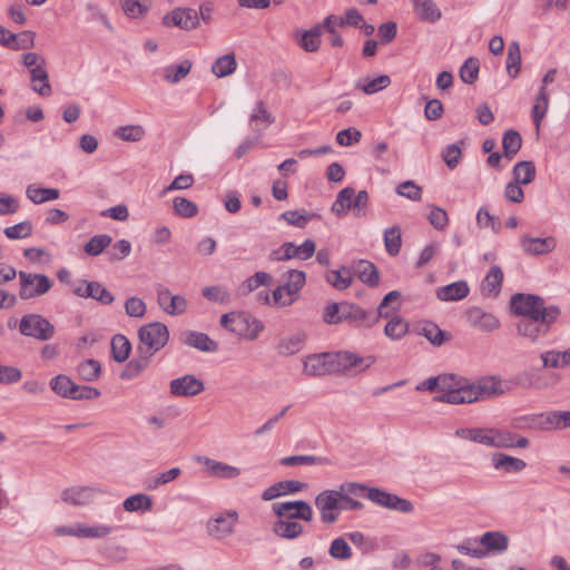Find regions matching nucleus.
<instances>
[{
	"label": "nucleus",
	"instance_id": "1",
	"mask_svg": "<svg viewBox=\"0 0 570 570\" xmlns=\"http://www.w3.org/2000/svg\"><path fill=\"white\" fill-rule=\"evenodd\" d=\"M376 362L373 355L358 356L350 351L312 354L304 358L303 371L308 376H323L358 367L363 372Z\"/></svg>",
	"mask_w": 570,
	"mask_h": 570
},
{
	"label": "nucleus",
	"instance_id": "2",
	"mask_svg": "<svg viewBox=\"0 0 570 570\" xmlns=\"http://www.w3.org/2000/svg\"><path fill=\"white\" fill-rule=\"evenodd\" d=\"M323 321L328 325L348 322L366 328L374 326L379 322L375 315L348 302L328 304L324 308Z\"/></svg>",
	"mask_w": 570,
	"mask_h": 570
},
{
	"label": "nucleus",
	"instance_id": "3",
	"mask_svg": "<svg viewBox=\"0 0 570 570\" xmlns=\"http://www.w3.org/2000/svg\"><path fill=\"white\" fill-rule=\"evenodd\" d=\"M220 326L248 341L256 340L264 330L259 320L244 312H230L222 315Z\"/></svg>",
	"mask_w": 570,
	"mask_h": 570
},
{
	"label": "nucleus",
	"instance_id": "4",
	"mask_svg": "<svg viewBox=\"0 0 570 570\" xmlns=\"http://www.w3.org/2000/svg\"><path fill=\"white\" fill-rule=\"evenodd\" d=\"M559 315L560 309H551L541 317L522 318L515 323L517 334L531 343H537L540 337L548 335Z\"/></svg>",
	"mask_w": 570,
	"mask_h": 570
},
{
	"label": "nucleus",
	"instance_id": "5",
	"mask_svg": "<svg viewBox=\"0 0 570 570\" xmlns=\"http://www.w3.org/2000/svg\"><path fill=\"white\" fill-rule=\"evenodd\" d=\"M511 309L523 318H534L550 313L551 309H560L558 306H546L543 298L533 294L518 293L511 297Z\"/></svg>",
	"mask_w": 570,
	"mask_h": 570
},
{
	"label": "nucleus",
	"instance_id": "6",
	"mask_svg": "<svg viewBox=\"0 0 570 570\" xmlns=\"http://www.w3.org/2000/svg\"><path fill=\"white\" fill-rule=\"evenodd\" d=\"M505 392L503 382L498 376H483L474 382L468 380L465 403L497 397Z\"/></svg>",
	"mask_w": 570,
	"mask_h": 570
},
{
	"label": "nucleus",
	"instance_id": "7",
	"mask_svg": "<svg viewBox=\"0 0 570 570\" xmlns=\"http://www.w3.org/2000/svg\"><path fill=\"white\" fill-rule=\"evenodd\" d=\"M468 379L455 374H440V391L443 392L435 400L449 404H464L466 397Z\"/></svg>",
	"mask_w": 570,
	"mask_h": 570
},
{
	"label": "nucleus",
	"instance_id": "8",
	"mask_svg": "<svg viewBox=\"0 0 570 570\" xmlns=\"http://www.w3.org/2000/svg\"><path fill=\"white\" fill-rule=\"evenodd\" d=\"M19 332L38 341H49L55 336V326L42 315L31 313L21 317Z\"/></svg>",
	"mask_w": 570,
	"mask_h": 570
},
{
	"label": "nucleus",
	"instance_id": "9",
	"mask_svg": "<svg viewBox=\"0 0 570 570\" xmlns=\"http://www.w3.org/2000/svg\"><path fill=\"white\" fill-rule=\"evenodd\" d=\"M21 289L19 296L21 299H30L41 296L50 291L52 281L45 274H32L19 272Z\"/></svg>",
	"mask_w": 570,
	"mask_h": 570
},
{
	"label": "nucleus",
	"instance_id": "10",
	"mask_svg": "<svg viewBox=\"0 0 570 570\" xmlns=\"http://www.w3.org/2000/svg\"><path fill=\"white\" fill-rule=\"evenodd\" d=\"M366 498L371 502L382 508L394 510L401 513H412L414 510V505L410 500L386 492L380 488L368 489Z\"/></svg>",
	"mask_w": 570,
	"mask_h": 570
},
{
	"label": "nucleus",
	"instance_id": "11",
	"mask_svg": "<svg viewBox=\"0 0 570 570\" xmlns=\"http://www.w3.org/2000/svg\"><path fill=\"white\" fill-rule=\"evenodd\" d=\"M366 498L371 502L382 508L394 510L401 513H412L414 510V505L410 500L386 492L380 488L368 489Z\"/></svg>",
	"mask_w": 570,
	"mask_h": 570
},
{
	"label": "nucleus",
	"instance_id": "12",
	"mask_svg": "<svg viewBox=\"0 0 570 570\" xmlns=\"http://www.w3.org/2000/svg\"><path fill=\"white\" fill-rule=\"evenodd\" d=\"M342 497L336 490H324L315 498V505L324 523L332 524L338 520Z\"/></svg>",
	"mask_w": 570,
	"mask_h": 570
},
{
	"label": "nucleus",
	"instance_id": "13",
	"mask_svg": "<svg viewBox=\"0 0 570 570\" xmlns=\"http://www.w3.org/2000/svg\"><path fill=\"white\" fill-rule=\"evenodd\" d=\"M272 510L277 518L299 519L307 522L313 520L311 505L302 500L275 502L272 504Z\"/></svg>",
	"mask_w": 570,
	"mask_h": 570
},
{
	"label": "nucleus",
	"instance_id": "14",
	"mask_svg": "<svg viewBox=\"0 0 570 570\" xmlns=\"http://www.w3.org/2000/svg\"><path fill=\"white\" fill-rule=\"evenodd\" d=\"M169 332L165 324L154 322L145 325V355H154L168 342Z\"/></svg>",
	"mask_w": 570,
	"mask_h": 570
},
{
	"label": "nucleus",
	"instance_id": "15",
	"mask_svg": "<svg viewBox=\"0 0 570 570\" xmlns=\"http://www.w3.org/2000/svg\"><path fill=\"white\" fill-rule=\"evenodd\" d=\"M238 513L235 510H228L217 514L208 521V533L216 539H225L234 533Z\"/></svg>",
	"mask_w": 570,
	"mask_h": 570
},
{
	"label": "nucleus",
	"instance_id": "16",
	"mask_svg": "<svg viewBox=\"0 0 570 570\" xmlns=\"http://www.w3.org/2000/svg\"><path fill=\"white\" fill-rule=\"evenodd\" d=\"M197 462L202 463L206 468V472L210 478H218L224 480H233L240 475L242 471L239 468L227 464L225 462L216 461L207 456H196Z\"/></svg>",
	"mask_w": 570,
	"mask_h": 570
},
{
	"label": "nucleus",
	"instance_id": "17",
	"mask_svg": "<svg viewBox=\"0 0 570 570\" xmlns=\"http://www.w3.org/2000/svg\"><path fill=\"white\" fill-rule=\"evenodd\" d=\"M466 320L472 327L487 333L497 331L501 325L494 314L485 312L480 307H471L468 309Z\"/></svg>",
	"mask_w": 570,
	"mask_h": 570
},
{
	"label": "nucleus",
	"instance_id": "18",
	"mask_svg": "<svg viewBox=\"0 0 570 570\" xmlns=\"http://www.w3.org/2000/svg\"><path fill=\"white\" fill-rule=\"evenodd\" d=\"M204 389V382L191 374L184 375L170 382V393L175 396H195L202 393Z\"/></svg>",
	"mask_w": 570,
	"mask_h": 570
},
{
	"label": "nucleus",
	"instance_id": "19",
	"mask_svg": "<svg viewBox=\"0 0 570 570\" xmlns=\"http://www.w3.org/2000/svg\"><path fill=\"white\" fill-rule=\"evenodd\" d=\"M520 246L522 250L528 255H546L554 250L557 240L552 236L541 238L524 235L520 238Z\"/></svg>",
	"mask_w": 570,
	"mask_h": 570
},
{
	"label": "nucleus",
	"instance_id": "20",
	"mask_svg": "<svg viewBox=\"0 0 570 570\" xmlns=\"http://www.w3.org/2000/svg\"><path fill=\"white\" fill-rule=\"evenodd\" d=\"M73 293L79 297H90L102 304H111L114 302L112 294L98 282L81 281L80 284L73 288Z\"/></svg>",
	"mask_w": 570,
	"mask_h": 570
},
{
	"label": "nucleus",
	"instance_id": "21",
	"mask_svg": "<svg viewBox=\"0 0 570 570\" xmlns=\"http://www.w3.org/2000/svg\"><path fill=\"white\" fill-rule=\"evenodd\" d=\"M164 23L190 30L198 26V16L194 9H175L164 17Z\"/></svg>",
	"mask_w": 570,
	"mask_h": 570
},
{
	"label": "nucleus",
	"instance_id": "22",
	"mask_svg": "<svg viewBox=\"0 0 570 570\" xmlns=\"http://www.w3.org/2000/svg\"><path fill=\"white\" fill-rule=\"evenodd\" d=\"M297 520L277 518L272 525V532L282 539H297L303 534V525Z\"/></svg>",
	"mask_w": 570,
	"mask_h": 570
},
{
	"label": "nucleus",
	"instance_id": "23",
	"mask_svg": "<svg viewBox=\"0 0 570 570\" xmlns=\"http://www.w3.org/2000/svg\"><path fill=\"white\" fill-rule=\"evenodd\" d=\"M95 492L90 487H71L61 492V500L71 505H86L92 501Z\"/></svg>",
	"mask_w": 570,
	"mask_h": 570
},
{
	"label": "nucleus",
	"instance_id": "24",
	"mask_svg": "<svg viewBox=\"0 0 570 570\" xmlns=\"http://www.w3.org/2000/svg\"><path fill=\"white\" fill-rule=\"evenodd\" d=\"M306 338H307V335L303 331L293 333L288 336L283 337L278 342V344L276 346V351L282 356L294 355V354L298 353L299 351H302V348L305 345Z\"/></svg>",
	"mask_w": 570,
	"mask_h": 570
},
{
	"label": "nucleus",
	"instance_id": "25",
	"mask_svg": "<svg viewBox=\"0 0 570 570\" xmlns=\"http://www.w3.org/2000/svg\"><path fill=\"white\" fill-rule=\"evenodd\" d=\"M316 250V244L313 239H306L302 245L297 246L292 242L283 244V257L287 261L298 258L306 261L311 258Z\"/></svg>",
	"mask_w": 570,
	"mask_h": 570
},
{
	"label": "nucleus",
	"instance_id": "26",
	"mask_svg": "<svg viewBox=\"0 0 570 570\" xmlns=\"http://www.w3.org/2000/svg\"><path fill=\"white\" fill-rule=\"evenodd\" d=\"M485 552H503L508 549L509 538L501 531H488L479 539Z\"/></svg>",
	"mask_w": 570,
	"mask_h": 570
},
{
	"label": "nucleus",
	"instance_id": "27",
	"mask_svg": "<svg viewBox=\"0 0 570 570\" xmlns=\"http://www.w3.org/2000/svg\"><path fill=\"white\" fill-rule=\"evenodd\" d=\"M492 464L495 470L505 473H518L525 469L527 463L522 459L514 458L505 453H495L492 455Z\"/></svg>",
	"mask_w": 570,
	"mask_h": 570
},
{
	"label": "nucleus",
	"instance_id": "28",
	"mask_svg": "<svg viewBox=\"0 0 570 570\" xmlns=\"http://www.w3.org/2000/svg\"><path fill=\"white\" fill-rule=\"evenodd\" d=\"M186 345L199 350L202 352H216L218 350V344L214 340H212L207 334L189 331L185 333V337L183 341Z\"/></svg>",
	"mask_w": 570,
	"mask_h": 570
},
{
	"label": "nucleus",
	"instance_id": "29",
	"mask_svg": "<svg viewBox=\"0 0 570 570\" xmlns=\"http://www.w3.org/2000/svg\"><path fill=\"white\" fill-rule=\"evenodd\" d=\"M416 17L424 22H435L441 19V11L433 0H411Z\"/></svg>",
	"mask_w": 570,
	"mask_h": 570
},
{
	"label": "nucleus",
	"instance_id": "30",
	"mask_svg": "<svg viewBox=\"0 0 570 570\" xmlns=\"http://www.w3.org/2000/svg\"><path fill=\"white\" fill-rule=\"evenodd\" d=\"M543 412L524 414L511 420V426L517 430L544 432Z\"/></svg>",
	"mask_w": 570,
	"mask_h": 570
},
{
	"label": "nucleus",
	"instance_id": "31",
	"mask_svg": "<svg viewBox=\"0 0 570 570\" xmlns=\"http://www.w3.org/2000/svg\"><path fill=\"white\" fill-rule=\"evenodd\" d=\"M468 294L469 286L464 281L454 282L446 286L440 287L436 291L438 298L444 302L460 301L466 297Z\"/></svg>",
	"mask_w": 570,
	"mask_h": 570
},
{
	"label": "nucleus",
	"instance_id": "32",
	"mask_svg": "<svg viewBox=\"0 0 570 570\" xmlns=\"http://www.w3.org/2000/svg\"><path fill=\"white\" fill-rule=\"evenodd\" d=\"M491 429L492 428H460L454 434L460 439L490 446Z\"/></svg>",
	"mask_w": 570,
	"mask_h": 570
},
{
	"label": "nucleus",
	"instance_id": "33",
	"mask_svg": "<svg viewBox=\"0 0 570 570\" xmlns=\"http://www.w3.org/2000/svg\"><path fill=\"white\" fill-rule=\"evenodd\" d=\"M549 108V92L547 88H540L535 99L534 104L531 110V117L533 120V124L535 126L537 132H539L541 122L543 118L547 115Z\"/></svg>",
	"mask_w": 570,
	"mask_h": 570
},
{
	"label": "nucleus",
	"instance_id": "34",
	"mask_svg": "<svg viewBox=\"0 0 570 570\" xmlns=\"http://www.w3.org/2000/svg\"><path fill=\"white\" fill-rule=\"evenodd\" d=\"M30 76L33 83L32 89L39 95L48 97L51 94V86L49 83L48 71L46 70V62L31 68Z\"/></svg>",
	"mask_w": 570,
	"mask_h": 570
},
{
	"label": "nucleus",
	"instance_id": "35",
	"mask_svg": "<svg viewBox=\"0 0 570 570\" xmlns=\"http://www.w3.org/2000/svg\"><path fill=\"white\" fill-rule=\"evenodd\" d=\"M503 281V272L499 266H492L482 283V292L488 296H497Z\"/></svg>",
	"mask_w": 570,
	"mask_h": 570
},
{
	"label": "nucleus",
	"instance_id": "36",
	"mask_svg": "<svg viewBox=\"0 0 570 570\" xmlns=\"http://www.w3.org/2000/svg\"><path fill=\"white\" fill-rule=\"evenodd\" d=\"M237 67L236 58L233 52L218 57L212 65V72L218 77L224 78L232 75Z\"/></svg>",
	"mask_w": 570,
	"mask_h": 570
},
{
	"label": "nucleus",
	"instance_id": "37",
	"mask_svg": "<svg viewBox=\"0 0 570 570\" xmlns=\"http://www.w3.org/2000/svg\"><path fill=\"white\" fill-rule=\"evenodd\" d=\"M356 275L360 281L370 287L380 283V274L375 265L368 261H361L356 266Z\"/></svg>",
	"mask_w": 570,
	"mask_h": 570
},
{
	"label": "nucleus",
	"instance_id": "38",
	"mask_svg": "<svg viewBox=\"0 0 570 570\" xmlns=\"http://www.w3.org/2000/svg\"><path fill=\"white\" fill-rule=\"evenodd\" d=\"M193 67L190 60L185 59L178 65H169L164 69V79L169 83H178L188 76Z\"/></svg>",
	"mask_w": 570,
	"mask_h": 570
},
{
	"label": "nucleus",
	"instance_id": "39",
	"mask_svg": "<svg viewBox=\"0 0 570 570\" xmlns=\"http://www.w3.org/2000/svg\"><path fill=\"white\" fill-rule=\"evenodd\" d=\"M391 85V78L387 75H381L373 79L358 80L355 83L357 90L366 95L376 94Z\"/></svg>",
	"mask_w": 570,
	"mask_h": 570
},
{
	"label": "nucleus",
	"instance_id": "40",
	"mask_svg": "<svg viewBox=\"0 0 570 570\" xmlns=\"http://www.w3.org/2000/svg\"><path fill=\"white\" fill-rule=\"evenodd\" d=\"M26 195L32 203L42 204L59 198L60 191L57 188H41L36 185H29Z\"/></svg>",
	"mask_w": 570,
	"mask_h": 570
},
{
	"label": "nucleus",
	"instance_id": "41",
	"mask_svg": "<svg viewBox=\"0 0 570 570\" xmlns=\"http://www.w3.org/2000/svg\"><path fill=\"white\" fill-rule=\"evenodd\" d=\"M111 356L118 362L122 363L129 357L131 344L128 338L121 334H116L111 338Z\"/></svg>",
	"mask_w": 570,
	"mask_h": 570
},
{
	"label": "nucleus",
	"instance_id": "42",
	"mask_svg": "<svg viewBox=\"0 0 570 570\" xmlns=\"http://www.w3.org/2000/svg\"><path fill=\"white\" fill-rule=\"evenodd\" d=\"M522 146L521 135L513 129H509L504 132L502 138L503 155L508 159H512L520 150Z\"/></svg>",
	"mask_w": 570,
	"mask_h": 570
},
{
	"label": "nucleus",
	"instance_id": "43",
	"mask_svg": "<svg viewBox=\"0 0 570 570\" xmlns=\"http://www.w3.org/2000/svg\"><path fill=\"white\" fill-rule=\"evenodd\" d=\"M271 282V274L266 272H257L239 285L238 293L240 295H247L256 291L259 286L268 285Z\"/></svg>",
	"mask_w": 570,
	"mask_h": 570
},
{
	"label": "nucleus",
	"instance_id": "44",
	"mask_svg": "<svg viewBox=\"0 0 570 570\" xmlns=\"http://www.w3.org/2000/svg\"><path fill=\"white\" fill-rule=\"evenodd\" d=\"M77 538L101 539L114 531V527L107 524L86 525L77 523Z\"/></svg>",
	"mask_w": 570,
	"mask_h": 570
},
{
	"label": "nucleus",
	"instance_id": "45",
	"mask_svg": "<svg viewBox=\"0 0 570 570\" xmlns=\"http://www.w3.org/2000/svg\"><path fill=\"white\" fill-rule=\"evenodd\" d=\"M507 72L511 78H515L521 69V50L518 41H512L508 47Z\"/></svg>",
	"mask_w": 570,
	"mask_h": 570
},
{
	"label": "nucleus",
	"instance_id": "46",
	"mask_svg": "<svg viewBox=\"0 0 570 570\" xmlns=\"http://www.w3.org/2000/svg\"><path fill=\"white\" fill-rule=\"evenodd\" d=\"M513 179L520 185L532 183L535 176V167L532 161L523 160L515 164L512 170Z\"/></svg>",
	"mask_w": 570,
	"mask_h": 570
},
{
	"label": "nucleus",
	"instance_id": "47",
	"mask_svg": "<svg viewBox=\"0 0 570 570\" xmlns=\"http://www.w3.org/2000/svg\"><path fill=\"white\" fill-rule=\"evenodd\" d=\"M384 245L389 255H399L402 246V235L399 226H392L384 230Z\"/></svg>",
	"mask_w": 570,
	"mask_h": 570
},
{
	"label": "nucleus",
	"instance_id": "48",
	"mask_svg": "<svg viewBox=\"0 0 570 570\" xmlns=\"http://www.w3.org/2000/svg\"><path fill=\"white\" fill-rule=\"evenodd\" d=\"M250 122L255 124L254 130L258 134L274 122V117L268 112L263 101L257 102L255 111L250 115Z\"/></svg>",
	"mask_w": 570,
	"mask_h": 570
},
{
	"label": "nucleus",
	"instance_id": "49",
	"mask_svg": "<svg viewBox=\"0 0 570 570\" xmlns=\"http://www.w3.org/2000/svg\"><path fill=\"white\" fill-rule=\"evenodd\" d=\"M326 281L336 289L343 291L351 286L353 278L351 271L343 266L337 271L328 272L326 275Z\"/></svg>",
	"mask_w": 570,
	"mask_h": 570
},
{
	"label": "nucleus",
	"instance_id": "50",
	"mask_svg": "<svg viewBox=\"0 0 570 570\" xmlns=\"http://www.w3.org/2000/svg\"><path fill=\"white\" fill-rule=\"evenodd\" d=\"M514 433L504 429H491L490 448L512 449Z\"/></svg>",
	"mask_w": 570,
	"mask_h": 570
},
{
	"label": "nucleus",
	"instance_id": "51",
	"mask_svg": "<svg viewBox=\"0 0 570 570\" xmlns=\"http://www.w3.org/2000/svg\"><path fill=\"white\" fill-rule=\"evenodd\" d=\"M409 331V324L400 316L392 317L384 327V334L393 340H401Z\"/></svg>",
	"mask_w": 570,
	"mask_h": 570
},
{
	"label": "nucleus",
	"instance_id": "52",
	"mask_svg": "<svg viewBox=\"0 0 570 570\" xmlns=\"http://www.w3.org/2000/svg\"><path fill=\"white\" fill-rule=\"evenodd\" d=\"M112 242V238L107 234L96 235L89 239L85 245V252L88 255L97 256L104 252Z\"/></svg>",
	"mask_w": 570,
	"mask_h": 570
},
{
	"label": "nucleus",
	"instance_id": "53",
	"mask_svg": "<svg viewBox=\"0 0 570 570\" xmlns=\"http://www.w3.org/2000/svg\"><path fill=\"white\" fill-rule=\"evenodd\" d=\"M479 75V60L470 57L460 68V78L464 83L472 85L476 81Z\"/></svg>",
	"mask_w": 570,
	"mask_h": 570
},
{
	"label": "nucleus",
	"instance_id": "54",
	"mask_svg": "<svg viewBox=\"0 0 570 570\" xmlns=\"http://www.w3.org/2000/svg\"><path fill=\"white\" fill-rule=\"evenodd\" d=\"M328 553L333 559L348 560L352 557V549L346 540L340 537L332 541Z\"/></svg>",
	"mask_w": 570,
	"mask_h": 570
},
{
	"label": "nucleus",
	"instance_id": "55",
	"mask_svg": "<svg viewBox=\"0 0 570 570\" xmlns=\"http://www.w3.org/2000/svg\"><path fill=\"white\" fill-rule=\"evenodd\" d=\"M100 371V363L96 360H87L78 366L79 376L87 382L96 381L99 377Z\"/></svg>",
	"mask_w": 570,
	"mask_h": 570
},
{
	"label": "nucleus",
	"instance_id": "56",
	"mask_svg": "<svg viewBox=\"0 0 570 570\" xmlns=\"http://www.w3.org/2000/svg\"><path fill=\"white\" fill-rule=\"evenodd\" d=\"M173 208L178 216L185 218L194 217L198 213L196 204L184 197H175Z\"/></svg>",
	"mask_w": 570,
	"mask_h": 570
},
{
	"label": "nucleus",
	"instance_id": "57",
	"mask_svg": "<svg viewBox=\"0 0 570 570\" xmlns=\"http://www.w3.org/2000/svg\"><path fill=\"white\" fill-rule=\"evenodd\" d=\"M100 396V391L91 386H80L72 382L69 395L67 399L70 400H92Z\"/></svg>",
	"mask_w": 570,
	"mask_h": 570
},
{
	"label": "nucleus",
	"instance_id": "58",
	"mask_svg": "<svg viewBox=\"0 0 570 570\" xmlns=\"http://www.w3.org/2000/svg\"><path fill=\"white\" fill-rule=\"evenodd\" d=\"M396 193L397 195L413 202H419L422 198V188L413 180L401 183L396 187Z\"/></svg>",
	"mask_w": 570,
	"mask_h": 570
},
{
	"label": "nucleus",
	"instance_id": "59",
	"mask_svg": "<svg viewBox=\"0 0 570 570\" xmlns=\"http://www.w3.org/2000/svg\"><path fill=\"white\" fill-rule=\"evenodd\" d=\"M202 294L206 299L219 304H227L230 301V295L224 286L204 287Z\"/></svg>",
	"mask_w": 570,
	"mask_h": 570
},
{
	"label": "nucleus",
	"instance_id": "60",
	"mask_svg": "<svg viewBox=\"0 0 570 570\" xmlns=\"http://www.w3.org/2000/svg\"><path fill=\"white\" fill-rule=\"evenodd\" d=\"M3 234L9 239H22L32 234V225L29 220H24L13 226L6 227Z\"/></svg>",
	"mask_w": 570,
	"mask_h": 570
},
{
	"label": "nucleus",
	"instance_id": "61",
	"mask_svg": "<svg viewBox=\"0 0 570 570\" xmlns=\"http://www.w3.org/2000/svg\"><path fill=\"white\" fill-rule=\"evenodd\" d=\"M323 462H325V459L315 455H292L281 459V464L284 466L314 465Z\"/></svg>",
	"mask_w": 570,
	"mask_h": 570
},
{
	"label": "nucleus",
	"instance_id": "62",
	"mask_svg": "<svg viewBox=\"0 0 570 570\" xmlns=\"http://www.w3.org/2000/svg\"><path fill=\"white\" fill-rule=\"evenodd\" d=\"M181 473L179 468H171L170 470L163 472L156 476L149 478L147 488L154 490L159 485L167 484L177 479Z\"/></svg>",
	"mask_w": 570,
	"mask_h": 570
},
{
	"label": "nucleus",
	"instance_id": "63",
	"mask_svg": "<svg viewBox=\"0 0 570 570\" xmlns=\"http://www.w3.org/2000/svg\"><path fill=\"white\" fill-rule=\"evenodd\" d=\"M430 214L428 216V219L430 224L439 230H443L449 225V217L446 212L438 206L431 205L430 206Z\"/></svg>",
	"mask_w": 570,
	"mask_h": 570
},
{
	"label": "nucleus",
	"instance_id": "64",
	"mask_svg": "<svg viewBox=\"0 0 570 570\" xmlns=\"http://www.w3.org/2000/svg\"><path fill=\"white\" fill-rule=\"evenodd\" d=\"M72 382L73 381L69 376L59 374V375L55 376L53 379H51L50 387L56 394H58L61 397L67 399L69 395V390H70Z\"/></svg>",
	"mask_w": 570,
	"mask_h": 570
}]
</instances>
